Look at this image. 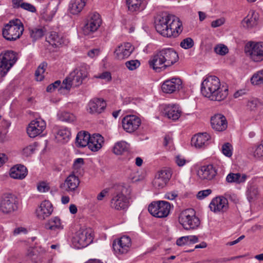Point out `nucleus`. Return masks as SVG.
<instances>
[{"mask_svg": "<svg viewBox=\"0 0 263 263\" xmlns=\"http://www.w3.org/2000/svg\"><path fill=\"white\" fill-rule=\"evenodd\" d=\"M257 101L256 100H253L249 102L248 104V107L251 110H254L257 107Z\"/></svg>", "mask_w": 263, "mask_h": 263, "instance_id": "nucleus-62", "label": "nucleus"}, {"mask_svg": "<svg viewBox=\"0 0 263 263\" xmlns=\"http://www.w3.org/2000/svg\"><path fill=\"white\" fill-rule=\"evenodd\" d=\"M212 193V190L211 189H206L198 192L197 194V198L199 200H202L205 197H208L209 195Z\"/></svg>", "mask_w": 263, "mask_h": 263, "instance_id": "nucleus-51", "label": "nucleus"}, {"mask_svg": "<svg viewBox=\"0 0 263 263\" xmlns=\"http://www.w3.org/2000/svg\"><path fill=\"white\" fill-rule=\"evenodd\" d=\"M8 160L7 156L3 153H0V167L2 166Z\"/></svg>", "mask_w": 263, "mask_h": 263, "instance_id": "nucleus-61", "label": "nucleus"}, {"mask_svg": "<svg viewBox=\"0 0 263 263\" xmlns=\"http://www.w3.org/2000/svg\"><path fill=\"white\" fill-rule=\"evenodd\" d=\"M209 206L215 213H224L228 210V201L223 196L216 197L212 200Z\"/></svg>", "mask_w": 263, "mask_h": 263, "instance_id": "nucleus-17", "label": "nucleus"}, {"mask_svg": "<svg viewBox=\"0 0 263 263\" xmlns=\"http://www.w3.org/2000/svg\"><path fill=\"white\" fill-rule=\"evenodd\" d=\"M172 138L169 136H165L164 139L163 145L166 146L168 144L172 142Z\"/></svg>", "mask_w": 263, "mask_h": 263, "instance_id": "nucleus-64", "label": "nucleus"}, {"mask_svg": "<svg viewBox=\"0 0 263 263\" xmlns=\"http://www.w3.org/2000/svg\"><path fill=\"white\" fill-rule=\"evenodd\" d=\"M179 222L186 230L196 229L200 224V220L195 216V212L192 209H186L182 211L179 215Z\"/></svg>", "mask_w": 263, "mask_h": 263, "instance_id": "nucleus-7", "label": "nucleus"}, {"mask_svg": "<svg viewBox=\"0 0 263 263\" xmlns=\"http://www.w3.org/2000/svg\"><path fill=\"white\" fill-rule=\"evenodd\" d=\"M100 15L98 13H93L90 16L89 20L85 24L83 31L85 34L88 35L90 33L96 31L101 24Z\"/></svg>", "mask_w": 263, "mask_h": 263, "instance_id": "nucleus-19", "label": "nucleus"}, {"mask_svg": "<svg viewBox=\"0 0 263 263\" xmlns=\"http://www.w3.org/2000/svg\"><path fill=\"white\" fill-rule=\"evenodd\" d=\"M46 40L52 46H58L59 45H61L63 42L61 38L60 37L59 35L56 32H51L48 36L46 37Z\"/></svg>", "mask_w": 263, "mask_h": 263, "instance_id": "nucleus-40", "label": "nucleus"}, {"mask_svg": "<svg viewBox=\"0 0 263 263\" xmlns=\"http://www.w3.org/2000/svg\"><path fill=\"white\" fill-rule=\"evenodd\" d=\"M182 81L178 78H173L165 80L162 84L161 88L164 93H172L178 91L182 88Z\"/></svg>", "mask_w": 263, "mask_h": 263, "instance_id": "nucleus-21", "label": "nucleus"}, {"mask_svg": "<svg viewBox=\"0 0 263 263\" xmlns=\"http://www.w3.org/2000/svg\"><path fill=\"white\" fill-rule=\"evenodd\" d=\"M225 22V19L221 17L216 20L213 21L211 23V27L213 28H216L222 25Z\"/></svg>", "mask_w": 263, "mask_h": 263, "instance_id": "nucleus-53", "label": "nucleus"}, {"mask_svg": "<svg viewBox=\"0 0 263 263\" xmlns=\"http://www.w3.org/2000/svg\"><path fill=\"white\" fill-rule=\"evenodd\" d=\"M251 152L254 157L259 158L263 156V141L260 144L252 148Z\"/></svg>", "mask_w": 263, "mask_h": 263, "instance_id": "nucleus-45", "label": "nucleus"}, {"mask_svg": "<svg viewBox=\"0 0 263 263\" xmlns=\"http://www.w3.org/2000/svg\"><path fill=\"white\" fill-rule=\"evenodd\" d=\"M251 81L254 85L263 84V69L254 74L251 79Z\"/></svg>", "mask_w": 263, "mask_h": 263, "instance_id": "nucleus-43", "label": "nucleus"}, {"mask_svg": "<svg viewBox=\"0 0 263 263\" xmlns=\"http://www.w3.org/2000/svg\"><path fill=\"white\" fill-rule=\"evenodd\" d=\"M158 32L166 37H176L182 31V24L179 18L172 14H164L155 21Z\"/></svg>", "mask_w": 263, "mask_h": 263, "instance_id": "nucleus-1", "label": "nucleus"}, {"mask_svg": "<svg viewBox=\"0 0 263 263\" xmlns=\"http://www.w3.org/2000/svg\"><path fill=\"white\" fill-rule=\"evenodd\" d=\"M53 212V207L51 203L48 200L43 201L36 210V214L40 220H44L51 215Z\"/></svg>", "mask_w": 263, "mask_h": 263, "instance_id": "nucleus-23", "label": "nucleus"}, {"mask_svg": "<svg viewBox=\"0 0 263 263\" xmlns=\"http://www.w3.org/2000/svg\"><path fill=\"white\" fill-rule=\"evenodd\" d=\"M31 37L34 41L42 37L44 35V31L41 28H33L30 30Z\"/></svg>", "mask_w": 263, "mask_h": 263, "instance_id": "nucleus-44", "label": "nucleus"}, {"mask_svg": "<svg viewBox=\"0 0 263 263\" xmlns=\"http://www.w3.org/2000/svg\"><path fill=\"white\" fill-rule=\"evenodd\" d=\"M90 136V135L86 132L78 133L76 139L77 146L79 147L88 146Z\"/></svg>", "mask_w": 263, "mask_h": 263, "instance_id": "nucleus-34", "label": "nucleus"}, {"mask_svg": "<svg viewBox=\"0 0 263 263\" xmlns=\"http://www.w3.org/2000/svg\"><path fill=\"white\" fill-rule=\"evenodd\" d=\"M89 112L91 114H100L104 110L106 103L103 99L93 98L88 104Z\"/></svg>", "mask_w": 263, "mask_h": 263, "instance_id": "nucleus-24", "label": "nucleus"}, {"mask_svg": "<svg viewBox=\"0 0 263 263\" xmlns=\"http://www.w3.org/2000/svg\"><path fill=\"white\" fill-rule=\"evenodd\" d=\"M92 230L90 229H80L72 238V243L78 249L87 246L92 241Z\"/></svg>", "mask_w": 263, "mask_h": 263, "instance_id": "nucleus-10", "label": "nucleus"}, {"mask_svg": "<svg viewBox=\"0 0 263 263\" xmlns=\"http://www.w3.org/2000/svg\"><path fill=\"white\" fill-rule=\"evenodd\" d=\"M71 132L67 127H62L58 129L55 138L59 142L66 143L70 139Z\"/></svg>", "mask_w": 263, "mask_h": 263, "instance_id": "nucleus-36", "label": "nucleus"}, {"mask_svg": "<svg viewBox=\"0 0 263 263\" xmlns=\"http://www.w3.org/2000/svg\"><path fill=\"white\" fill-rule=\"evenodd\" d=\"M100 52L98 49H93L88 52V55L91 58H93L96 55H98Z\"/></svg>", "mask_w": 263, "mask_h": 263, "instance_id": "nucleus-60", "label": "nucleus"}, {"mask_svg": "<svg viewBox=\"0 0 263 263\" xmlns=\"http://www.w3.org/2000/svg\"><path fill=\"white\" fill-rule=\"evenodd\" d=\"M46 124L41 118H37L31 122L27 128V132L31 138L40 135L45 129Z\"/></svg>", "mask_w": 263, "mask_h": 263, "instance_id": "nucleus-16", "label": "nucleus"}, {"mask_svg": "<svg viewBox=\"0 0 263 263\" xmlns=\"http://www.w3.org/2000/svg\"><path fill=\"white\" fill-rule=\"evenodd\" d=\"M84 164V159L83 158H77L73 162V167L76 169H78Z\"/></svg>", "mask_w": 263, "mask_h": 263, "instance_id": "nucleus-55", "label": "nucleus"}, {"mask_svg": "<svg viewBox=\"0 0 263 263\" xmlns=\"http://www.w3.org/2000/svg\"><path fill=\"white\" fill-rule=\"evenodd\" d=\"M175 162L178 166L181 167L184 165L187 161L182 156L178 155L175 157Z\"/></svg>", "mask_w": 263, "mask_h": 263, "instance_id": "nucleus-54", "label": "nucleus"}, {"mask_svg": "<svg viewBox=\"0 0 263 263\" xmlns=\"http://www.w3.org/2000/svg\"><path fill=\"white\" fill-rule=\"evenodd\" d=\"M19 7L31 12H34L36 11V9L33 5L27 3H20Z\"/></svg>", "mask_w": 263, "mask_h": 263, "instance_id": "nucleus-52", "label": "nucleus"}, {"mask_svg": "<svg viewBox=\"0 0 263 263\" xmlns=\"http://www.w3.org/2000/svg\"><path fill=\"white\" fill-rule=\"evenodd\" d=\"M108 193V190L107 189H104L102 190L97 196V200L99 201H101L103 199V198L106 196Z\"/></svg>", "mask_w": 263, "mask_h": 263, "instance_id": "nucleus-58", "label": "nucleus"}, {"mask_svg": "<svg viewBox=\"0 0 263 263\" xmlns=\"http://www.w3.org/2000/svg\"><path fill=\"white\" fill-rule=\"evenodd\" d=\"M210 136L206 133L198 134L192 137L191 144L196 148H201L208 144Z\"/></svg>", "mask_w": 263, "mask_h": 263, "instance_id": "nucleus-31", "label": "nucleus"}, {"mask_svg": "<svg viewBox=\"0 0 263 263\" xmlns=\"http://www.w3.org/2000/svg\"><path fill=\"white\" fill-rule=\"evenodd\" d=\"M104 138L100 134H93L90 136L88 147L92 152H97L102 147Z\"/></svg>", "mask_w": 263, "mask_h": 263, "instance_id": "nucleus-30", "label": "nucleus"}, {"mask_svg": "<svg viewBox=\"0 0 263 263\" xmlns=\"http://www.w3.org/2000/svg\"><path fill=\"white\" fill-rule=\"evenodd\" d=\"M171 208V204L168 202L159 200L152 202L148 206V210L153 216L164 218L169 215Z\"/></svg>", "mask_w": 263, "mask_h": 263, "instance_id": "nucleus-8", "label": "nucleus"}, {"mask_svg": "<svg viewBox=\"0 0 263 263\" xmlns=\"http://www.w3.org/2000/svg\"><path fill=\"white\" fill-rule=\"evenodd\" d=\"M217 173L216 167L213 164H209L202 166L198 171V175L202 180H211L216 176Z\"/></svg>", "mask_w": 263, "mask_h": 263, "instance_id": "nucleus-26", "label": "nucleus"}, {"mask_svg": "<svg viewBox=\"0 0 263 263\" xmlns=\"http://www.w3.org/2000/svg\"><path fill=\"white\" fill-rule=\"evenodd\" d=\"M198 241V238L195 235L185 236L179 237L176 240V245L183 246L185 245L195 243Z\"/></svg>", "mask_w": 263, "mask_h": 263, "instance_id": "nucleus-38", "label": "nucleus"}, {"mask_svg": "<svg viewBox=\"0 0 263 263\" xmlns=\"http://www.w3.org/2000/svg\"><path fill=\"white\" fill-rule=\"evenodd\" d=\"M47 66V63L45 62H42L40 64L35 73V76L37 81H42L44 79V77L43 74L45 71Z\"/></svg>", "mask_w": 263, "mask_h": 263, "instance_id": "nucleus-42", "label": "nucleus"}, {"mask_svg": "<svg viewBox=\"0 0 263 263\" xmlns=\"http://www.w3.org/2000/svg\"><path fill=\"white\" fill-rule=\"evenodd\" d=\"M17 60L16 53L12 50L2 53L0 54V75L4 76Z\"/></svg>", "mask_w": 263, "mask_h": 263, "instance_id": "nucleus-9", "label": "nucleus"}, {"mask_svg": "<svg viewBox=\"0 0 263 263\" xmlns=\"http://www.w3.org/2000/svg\"><path fill=\"white\" fill-rule=\"evenodd\" d=\"M177 196V194L174 192L167 193L165 195V198L168 200H174Z\"/></svg>", "mask_w": 263, "mask_h": 263, "instance_id": "nucleus-59", "label": "nucleus"}, {"mask_svg": "<svg viewBox=\"0 0 263 263\" xmlns=\"http://www.w3.org/2000/svg\"><path fill=\"white\" fill-rule=\"evenodd\" d=\"M27 232V230L25 228H22V227H19L17 228H16L14 231V235H17L20 234L22 232L26 233Z\"/></svg>", "mask_w": 263, "mask_h": 263, "instance_id": "nucleus-63", "label": "nucleus"}, {"mask_svg": "<svg viewBox=\"0 0 263 263\" xmlns=\"http://www.w3.org/2000/svg\"><path fill=\"white\" fill-rule=\"evenodd\" d=\"M44 228L51 236H55L63 229L64 226L60 218L56 216L47 220L44 223Z\"/></svg>", "mask_w": 263, "mask_h": 263, "instance_id": "nucleus-18", "label": "nucleus"}, {"mask_svg": "<svg viewBox=\"0 0 263 263\" xmlns=\"http://www.w3.org/2000/svg\"><path fill=\"white\" fill-rule=\"evenodd\" d=\"M246 55L253 61L259 62L263 60V42H251L245 48Z\"/></svg>", "mask_w": 263, "mask_h": 263, "instance_id": "nucleus-11", "label": "nucleus"}, {"mask_svg": "<svg viewBox=\"0 0 263 263\" xmlns=\"http://www.w3.org/2000/svg\"><path fill=\"white\" fill-rule=\"evenodd\" d=\"M214 51L220 55H226L229 51V49L226 45L223 44H218L214 48Z\"/></svg>", "mask_w": 263, "mask_h": 263, "instance_id": "nucleus-47", "label": "nucleus"}, {"mask_svg": "<svg viewBox=\"0 0 263 263\" xmlns=\"http://www.w3.org/2000/svg\"><path fill=\"white\" fill-rule=\"evenodd\" d=\"M134 47L130 43H125L119 46L115 50V58L118 60L127 58L134 51Z\"/></svg>", "mask_w": 263, "mask_h": 263, "instance_id": "nucleus-22", "label": "nucleus"}, {"mask_svg": "<svg viewBox=\"0 0 263 263\" xmlns=\"http://www.w3.org/2000/svg\"><path fill=\"white\" fill-rule=\"evenodd\" d=\"M163 114L168 119L177 120L180 116L181 110L176 105H165L163 107Z\"/></svg>", "mask_w": 263, "mask_h": 263, "instance_id": "nucleus-27", "label": "nucleus"}, {"mask_svg": "<svg viewBox=\"0 0 263 263\" xmlns=\"http://www.w3.org/2000/svg\"><path fill=\"white\" fill-rule=\"evenodd\" d=\"M177 53L171 48H163L157 52L149 61L151 67L156 71L172 66L178 60Z\"/></svg>", "mask_w": 263, "mask_h": 263, "instance_id": "nucleus-3", "label": "nucleus"}, {"mask_svg": "<svg viewBox=\"0 0 263 263\" xmlns=\"http://www.w3.org/2000/svg\"><path fill=\"white\" fill-rule=\"evenodd\" d=\"M24 26L18 19L10 21L3 29V35L8 41H13L20 37Z\"/></svg>", "mask_w": 263, "mask_h": 263, "instance_id": "nucleus-6", "label": "nucleus"}, {"mask_svg": "<svg viewBox=\"0 0 263 263\" xmlns=\"http://www.w3.org/2000/svg\"><path fill=\"white\" fill-rule=\"evenodd\" d=\"M144 0H126L128 9L130 12L142 10L145 7Z\"/></svg>", "mask_w": 263, "mask_h": 263, "instance_id": "nucleus-35", "label": "nucleus"}, {"mask_svg": "<svg viewBox=\"0 0 263 263\" xmlns=\"http://www.w3.org/2000/svg\"><path fill=\"white\" fill-rule=\"evenodd\" d=\"M128 144L125 141H121L116 143L112 148V152L117 155H121L128 151Z\"/></svg>", "mask_w": 263, "mask_h": 263, "instance_id": "nucleus-37", "label": "nucleus"}, {"mask_svg": "<svg viewBox=\"0 0 263 263\" xmlns=\"http://www.w3.org/2000/svg\"><path fill=\"white\" fill-rule=\"evenodd\" d=\"M202 94L212 100L220 101L224 100L228 95L227 86L221 85L218 78L214 76L206 77L201 83Z\"/></svg>", "mask_w": 263, "mask_h": 263, "instance_id": "nucleus-2", "label": "nucleus"}, {"mask_svg": "<svg viewBox=\"0 0 263 263\" xmlns=\"http://www.w3.org/2000/svg\"><path fill=\"white\" fill-rule=\"evenodd\" d=\"M132 189L128 185H120L112 195L110 201L111 208L118 211H126L129 207Z\"/></svg>", "mask_w": 263, "mask_h": 263, "instance_id": "nucleus-4", "label": "nucleus"}, {"mask_svg": "<svg viewBox=\"0 0 263 263\" xmlns=\"http://www.w3.org/2000/svg\"><path fill=\"white\" fill-rule=\"evenodd\" d=\"M212 128L218 132H222L226 129L228 123L226 117L221 114H217L212 117L211 119Z\"/></svg>", "mask_w": 263, "mask_h": 263, "instance_id": "nucleus-25", "label": "nucleus"}, {"mask_svg": "<svg viewBox=\"0 0 263 263\" xmlns=\"http://www.w3.org/2000/svg\"><path fill=\"white\" fill-rule=\"evenodd\" d=\"M131 245L130 238L127 236H123L119 239L114 240L112 248L116 254H122L128 252Z\"/></svg>", "mask_w": 263, "mask_h": 263, "instance_id": "nucleus-13", "label": "nucleus"}, {"mask_svg": "<svg viewBox=\"0 0 263 263\" xmlns=\"http://www.w3.org/2000/svg\"><path fill=\"white\" fill-rule=\"evenodd\" d=\"M98 78L101 79L106 80L107 81H110L111 79L110 72L107 71L103 72L98 77Z\"/></svg>", "mask_w": 263, "mask_h": 263, "instance_id": "nucleus-57", "label": "nucleus"}, {"mask_svg": "<svg viewBox=\"0 0 263 263\" xmlns=\"http://www.w3.org/2000/svg\"><path fill=\"white\" fill-rule=\"evenodd\" d=\"M247 178L245 174L230 173L226 177V181L229 183L240 184L244 183Z\"/></svg>", "mask_w": 263, "mask_h": 263, "instance_id": "nucleus-33", "label": "nucleus"}, {"mask_svg": "<svg viewBox=\"0 0 263 263\" xmlns=\"http://www.w3.org/2000/svg\"><path fill=\"white\" fill-rule=\"evenodd\" d=\"M18 209V201L12 194L4 195L0 199V211L4 214H10Z\"/></svg>", "mask_w": 263, "mask_h": 263, "instance_id": "nucleus-12", "label": "nucleus"}, {"mask_svg": "<svg viewBox=\"0 0 263 263\" xmlns=\"http://www.w3.org/2000/svg\"><path fill=\"white\" fill-rule=\"evenodd\" d=\"M258 17V13L254 10H251L242 21L241 24L245 28H252L257 25Z\"/></svg>", "mask_w": 263, "mask_h": 263, "instance_id": "nucleus-29", "label": "nucleus"}, {"mask_svg": "<svg viewBox=\"0 0 263 263\" xmlns=\"http://www.w3.org/2000/svg\"><path fill=\"white\" fill-rule=\"evenodd\" d=\"M80 182L79 177L74 174L71 173L66 178L64 182L61 184L60 188L69 193L74 194L77 192Z\"/></svg>", "mask_w": 263, "mask_h": 263, "instance_id": "nucleus-15", "label": "nucleus"}, {"mask_svg": "<svg viewBox=\"0 0 263 263\" xmlns=\"http://www.w3.org/2000/svg\"><path fill=\"white\" fill-rule=\"evenodd\" d=\"M36 144L33 143L24 147L22 151V154L25 157H28L33 154L36 149Z\"/></svg>", "mask_w": 263, "mask_h": 263, "instance_id": "nucleus-46", "label": "nucleus"}, {"mask_svg": "<svg viewBox=\"0 0 263 263\" xmlns=\"http://www.w3.org/2000/svg\"><path fill=\"white\" fill-rule=\"evenodd\" d=\"M171 177L172 172L170 170H162L156 175L153 181V185L156 188L162 189L168 182Z\"/></svg>", "mask_w": 263, "mask_h": 263, "instance_id": "nucleus-20", "label": "nucleus"}, {"mask_svg": "<svg viewBox=\"0 0 263 263\" xmlns=\"http://www.w3.org/2000/svg\"><path fill=\"white\" fill-rule=\"evenodd\" d=\"M37 190L41 192H46L48 191L49 187L45 182H42L37 185Z\"/></svg>", "mask_w": 263, "mask_h": 263, "instance_id": "nucleus-56", "label": "nucleus"}, {"mask_svg": "<svg viewBox=\"0 0 263 263\" xmlns=\"http://www.w3.org/2000/svg\"><path fill=\"white\" fill-rule=\"evenodd\" d=\"M87 0H71L68 7L69 12L73 15L79 14L84 9Z\"/></svg>", "mask_w": 263, "mask_h": 263, "instance_id": "nucleus-32", "label": "nucleus"}, {"mask_svg": "<svg viewBox=\"0 0 263 263\" xmlns=\"http://www.w3.org/2000/svg\"><path fill=\"white\" fill-rule=\"evenodd\" d=\"M122 127L127 133H133L136 131L141 124V120L135 115H127L122 120Z\"/></svg>", "mask_w": 263, "mask_h": 263, "instance_id": "nucleus-14", "label": "nucleus"}, {"mask_svg": "<svg viewBox=\"0 0 263 263\" xmlns=\"http://www.w3.org/2000/svg\"><path fill=\"white\" fill-rule=\"evenodd\" d=\"M125 65L129 70H134L140 66V63L137 60H130L126 62Z\"/></svg>", "mask_w": 263, "mask_h": 263, "instance_id": "nucleus-49", "label": "nucleus"}, {"mask_svg": "<svg viewBox=\"0 0 263 263\" xmlns=\"http://www.w3.org/2000/svg\"><path fill=\"white\" fill-rule=\"evenodd\" d=\"M28 171L23 165L17 164L12 167L10 170V176L15 179H23L27 176Z\"/></svg>", "mask_w": 263, "mask_h": 263, "instance_id": "nucleus-28", "label": "nucleus"}, {"mask_svg": "<svg viewBox=\"0 0 263 263\" xmlns=\"http://www.w3.org/2000/svg\"><path fill=\"white\" fill-rule=\"evenodd\" d=\"M194 46V41L191 37H187L180 43V46L185 49H190Z\"/></svg>", "mask_w": 263, "mask_h": 263, "instance_id": "nucleus-50", "label": "nucleus"}, {"mask_svg": "<svg viewBox=\"0 0 263 263\" xmlns=\"http://www.w3.org/2000/svg\"><path fill=\"white\" fill-rule=\"evenodd\" d=\"M87 77V72L85 68L82 67L76 69L63 80L59 89H64L69 90L72 86L78 87L82 83L84 79Z\"/></svg>", "mask_w": 263, "mask_h": 263, "instance_id": "nucleus-5", "label": "nucleus"}, {"mask_svg": "<svg viewBox=\"0 0 263 263\" xmlns=\"http://www.w3.org/2000/svg\"><path fill=\"white\" fill-rule=\"evenodd\" d=\"M58 119L63 122L72 123L76 121V117L74 114L68 111H61L57 114Z\"/></svg>", "mask_w": 263, "mask_h": 263, "instance_id": "nucleus-39", "label": "nucleus"}, {"mask_svg": "<svg viewBox=\"0 0 263 263\" xmlns=\"http://www.w3.org/2000/svg\"><path fill=\"white\" fill-rule=\"evenodd\" d=\"M232 146L229 143H226L222 145L221 152L226 156L230 157L232 155Z\"/></svg>", "mask_w": 263, "mask_h": 263, "instance_id": "nucleus-48", "label": "nucleus"}, {"mask_svg": "<svg viewBox=\"0 0 263 263\" xmlns=\"http://www.w3.org/2000/svg\"><path fill=\"white\" fill-rule=\"evenodd\" d=\"M246 195L249 202L256 199L258 195V191L255 185H250L247 190Z\"/></svg>", "mask_w": 263, "mask_h": 263, "instance_id": "nucleus-41", "label": "nucleus"}]
</instances>
